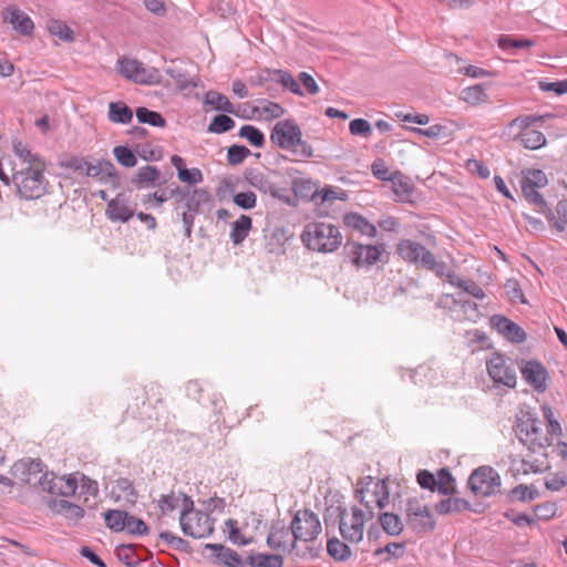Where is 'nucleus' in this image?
Listing matches in <instances>:
<instances>
[{
    "label": "nucleus",
    "mask_w": 567,
    "mask_h": 567,
    "mask_svg": "<svg viewBox=\"0 0 567 567\" xmlns=\"http://www.w3.org/2000/svg\"><path fill=\"white\" fill-rule=\"evenodd\" d=\"M13 151L14 154L22 161L21 167L33 165L35 162H42L41 158L37 154H33L22 142H14Z\"/></svg>",
    "instance_id": "51"
},
{
    "label": "nucleus",
    "mask_w": 567,
    "mask_h": 567,
    "mask_svg": "<svg viewBox=\"0 0 567 567\" xmlns=\"http://www.w3.org/2000/svg\"><path fill=\"white\" fill-rule=\"evenodd\" d=\"M136 117L140 123H146L155 127H164L166 124L165 118L158 112L146 107H138L136 110Z\"/></svg>",
    "instance_id": "44"
},
{
    "label": "nucleus",
    "mask_w": 567,
    "mask_h": 567,
    "mask_svg": "<svg viewBox=\"0 0 567 567\" xmlns=\"http://www.w3.org/2000/svg\"><path fill=\"white\" fill-rule=\"evenodd\" d=\"M48 507L55 515H61L65 519L73 523L80 522L84 517V509L82 506L74 504L63 498H51L48 501Z\"/></svg>",
    "instance_id": "24"
},
{
    "label": "nucleus",
    "mask_w": 567,
    "mask_h": 567,
    "mask_svg": "<svg viewBox=\"0 0 567 567\" xmlns=\"http://www.w3.org/2000/svg\"><path fill=\"white\" fill-rule=\"evenodd\" d=\"M379 522L383 530L391 536H398L403 532L404 526L401 517L394 513H382L379 516Z\"/></svg>",
    "instance_id": "36"
},
{
    "label": "nucleus",
    "mask_w": 567,
    "mask_h": 567,
    "mask_svg": "<svg viewBox=\"0 0 567 567\" xmlns=\"http://www.w3.org/2000/svg\"><path fill=\"white\" fill-rule=\"evenodd\" d=\"M270 140L281 150L291 152L296 162H303L313 156L312 146L302 140L301 128L293 120H284L275 124Z\"/></svg>",
    "instance_id": "1"
},
{
    "label": "nucleus",
    "mask_w": 567,
    "mask_h": 567,
    "mask_svg": "<svg viewBox=\"0 0 567 567\" xmlns=\"http://www.w3.org/2000/svg\"><path fill=\"white\" fill-rule=\"evenodd\" d=\"M519 441L536 453L551 445V436L545 433L544 426L536 420H527L518 425Z\"/></svg>",
    "instance_id": "14"
},
{
    "label": "nucleus",
    "mask_w": 567,
    "mask_h": 567,
    "mask_svg": "<svg viewBox=\"0 0 567 567\" xmlns=\"http://www.w3.org/2000/svg\"><path fill=\"white\" fill-rule=\"evenodd\" d=\"M118 559L124 563L126 566L133 567L137 565L140 559L134 554V548L131 545L121 546L117 548Z\"/></svg>",
    "instance_id": "63"
},
{
    "label": "nucleus",
    "mask_w": 567,
    "mask_h": 567,
    "mask_svg": "<svg viewBox=\"0 0 567 567\" xmlns=\"http://www.w3.org/2000/svg\"><path fill=\"white\" fill-rule=\"evenodd\" d=\"M343 221L346 226L354 230H358L362 235H365L370 238L377 236L375 226L369 223L363 216L357 213H350L344 215Z\"/></svg>",
    "instance_id": "28"
},
{
    "label": "nucleus",
    "mask_w": 567,
    "mask_h": 567,
    "mask_svg": "<svg viewBox=\"0 0 567 567\" xmlns=\"http://www.w3.org/2000/svg\"><path fill=\"white\" fill-rule=\"evenodd\" d=\"M116 161L124 167H133L136 165V156L126 146H116L113 150Z\"/></svg>",
    "instance_id": "58"
},
{
    "label": "nucleus",
    "mask_w": 567,
    "mask_h": 567,
    "mask_svg": "<svg viewBox=\"0 0 567 567\" xmlns=\"http://www.w3.org/2000/svg\"><path fill=\"white\" fill-rule=\"evenodd\" d=\"M250 151L244 145H231L227 151V162L230 165L241 164L248 156Z\"/></svg>",
    "instance_id": "56"
},
{
    "label": "nucleus",
    "mask_w": 567,
    "mask_h": 567,
    "mask_svg": "<svg viewBox=\"0 0 567 567\" xmlns=\"http://www.w3.org/2000/svg\"><path fill=\"white\" fill-rule=\"evenodd\" d=\"M355 498L364 505L369 512V517L374 516V509H383L390 503V492L385 480H374L372 476H365L358 481Z\"/></svg>",
    "instance_id": "3"
},
{
    "label": "nucleus",
    "mask_w": 567,
    "mask_h": 567,
    "mask_svg": "<svg viewBox=\"0 0 567 567\" xmlns=\"http://www.w3.org/2000/svg\"><path fill=\"white\" fill-rule=\"evenodd\" d=\"M178 179L188 185H196L203 182V173L199 168L179 169Z\"/></svg>",
    "instance_id": "62"
},
{
    "label": "nucleus",
    "mask_w": 567,
    "mask_h": 567,
    "mask_svg": "<svg viewBox=\"0 0 567 567\" xmlns=\"http://www.w3.org/2000/svg\"><path fill=\"white\" fill-rule=\"evenodd\" d=\"M486 369L493 382L497 385L514 388L517 382L516 371L508 359L499 353H493L486 361Z\"/></svg>",
    "instance_id": "17"
},
{
    "label": "nucleus",
    "mask_w": 567,
    "mask_h": 567,
    "mask_svg": "<svg viewBox=\"0 0 567 567\" xmlns=\"http://www.w3.org/2000/svg\"><path fill=\"white\" fill-rule=\"evenodd\" d=\"M118 73L138 84H158L161 73L154 68H144L143 63L136 59L123 56L117 60Z\"/></svg>",
    "instance_id": "13"
},
{
    "label": "nucleus",
    "mask_w": 567,
    "mask_h": 567,
    "mask_svg": "<svg viewBox=\"0 0 567 567\" xmlns=\"http://www.w3.org/2000/svg\"><path fill=\"white\" fill-rule=\"evenodd\" d=\"M48 29L52 35L58 37L64 42H71L74 39V33L64 22L53 20L49 23Z\"/></svg>",
    "instance_id": "49"
},
{
    "label": "nucleus",
    "mask_w": 567,
    "mask_h": 567,
    "mask_svg": "<svg viewBox=\"0 0 567 567\" xmlns=\"http://www.w3.org/2000/svg\"><path fill=\"white\" fill-rule=\"evenodd\" d=\"M538 120L533 115L517 116L502 130V137L507 141L519 140L520 145L527 150H539L546 144V137L540 131L529 130Z\"/></svg>",
    "instance_id": "4"
},
{
    "label": "nucleus",
    "mask_w": 567,
    "mask_h": 567,
    "mask_svg": "<svg viewBox=\"0 0 567 567\" xmlns=\"http://www.w3.org/2000/svg\"><path fill=\"white\" fill-rule=\"evenodd\" d=\"M392 189L395 195L396 200H406L412 192H413V185L408 176H405L403 173L396 171L392 173L391 178Z\"/></svg>",
    "instance_id": "29"
},
{
    "label": "nucleus",
    "mask_w": 567,
    "mask_h": 567,
    "mask_svg": "<svg viewBox=\"0 0 567 567\" xmlns=\"http://www.w3.org/2000/svg\"><path fill=\"white\" fill-rule=\"evenodd\" d=\"M234 203L243 209H251L256 206L257 197L254 192H241L234 196Z\"/></svg>",
    "instance_id": "61"
},
{
    "label": "nucleus",
    "mask_w": 567,
    "mask_h": 567,
    "mask_svg": "<svg viewBox=\"0 0 567 567\" xmlns=\"http://www.w3.org/2000/svg\"><path fill=\"white\" fill-rule=\"evenodd\" d=\"M472 492L477 496H491L499 491L501 477L488 466L476 468L468 478Z\"/></svg>",
    "instance_id": "16"
},
{
    "label": "nucleus",
    "mask_w": 567,
    "mask_h": 567,
    "mask_svg": "<svg viewBox=\"0 0 567 567\" xmlns=\"http://www.w3.org/2000/svg\"><path fill=\"white\" fill-rule=\"evenodd\" d=\"M4 22H8L21 35H31L34 29V23L31 18L17 7H8L2 12Z\"/></svg>",
    "instance_id": "23"
},
{
    "label": "nucleus",
    "mask_w": 567,
    "mask_h": 567,
    "mask_svg": "<svg viewBox=\"0 0 567 567\" xmlns=\"http://www.w3.org/2000/svg\"><path fill=\"white\" fill-rule=\"evenodd\" d=\"M492 326L498 333L513 342H523L526 339L525 331L506 317L495 315L491 318Z\"/></svg>",
    "instance_id": "25"
},
{
    "label": "nucleus",
    "mask_w": 567,
    "mask_h": 567,
    "mask_svg": "<svg viewBox=\"0 0 567 567\" xmlns=\"http://www.w3.org/2000/svg\"><path fill=\"white\" fill-rule=\"evenodd\" d=\"M291 529L298 542L312 543L321 533V523L317 514L309 509H302L295 514Z\"/></svg>",
    "instance_id": "15"
},
{
    "label": "nucleus",
    "mask_w": 567,
    "mask_h": 567,
    "mask_svg": "<svg viewBox=\"0 0 567 567\" xmlns=\"http://www.w3.org/2000/svg\"><path fill=\"white\" fill-rule=\"evenodd\" d=\"M548 468V462L546 458V454L540 452L537 457L534 460H522L520 467L517 468L518 472H523L524 474L528 473H538Z\"/></svg>",
    "instance_id": "43"
},
{
    "label": "nucleus",
    "mask_w": 567,
    "mask_h": 567,
    "mask_svg": "<svg viewBox=\"0 0 567 567\" xmlns=\"http://www.w3.org/2000/svg\"><path fill=\"white\" fill-rule=\"evenodd\" d=\"M210 200L209 193L203 188H196L189 195L186 202V206L190 212H197L203 204H207Z\"/></svg>",
    "instance_id": "55"
},
{
    "label": "nucleus",
    "mask_w": 567,
    "mask_h": 567,
    "mask_svg": "<svg viewBox=\"0 0 567 567\" xmlns=\"http://www.w3.org/2000/svg\"><path fill=\"white\" fill-rule=\"evenodd\" d=\"M107 117L112 123L128 124L132 122L133 111L123 102H111Z\"/></svg>",
    "instance_id": "30"
},
{
    "label": "nucleus",
    "mask_w": 567,
    "mask_h": 567,
    "mask_svg": "<svg viewBox=\"0 0 567 567\" xmlns=\"http://www.w3.org/2000/svg\"><path fill=\"white\" fill-rule=\"evenodd\" d=\"M114 491L117 492V498H122L127 503H135L136 493L133 484L127 478H120L115 482Z\"/></svg>",
    "instance_id": "47"
},
{
    "label": "nucleus",
    "mask_w": 567,
    "mask_h": 567,
    "mask_svg": "<svg viewBox=\"0 0 567 567\" xmlns=\"http://www.w3.org/2000/svg\"><path fill=\"white\" fill-rule=\"evenodd\" d=\"M250 229L251 218L247 215H241L231 224L230 240L235 245L241 244L247 238Z\"/></svg>",
    "instance_id": "31"
},
{
    "label": "nucleus",
    "mask_w": 567,
    "mask_h": 567,
    "mask_svg": "<svg viewBox=\"0 0 567 567\" xmlns=\"http://www.w3.org/2000/svg\"><path fill=\"white\" fill-rule=\"evenodd\" d=\"M254 113L264 121H271L281 117L285 114V109L279 103L264 101L254 107Z\"/></svg>",
    "instance_id": "34"
},
{
    "label": "nucleus",
    "mask_w": 567,
    "mask_h": 567,
    "mask_svg": "<svg viewBox=\"0 0 567 567\" xmlns=\"http://www.w3.org/2000/svg\"><path fill=\"white\" fill-rule=\"evenodd\" d=\"M396 254L405 262L430 270L437 277L445 274V264L437 261L434 255L417 241L401 239L396 245Z\"/></svg>",
    "instance_id": "7"
},
{
    "label": "nucleus",
    "mask_w": 567,
    "mask_h": 567,
    "mask_svg": "<svg viewBox=\"0 0 567 567\" xmlns=\"http://www.w3.org/2000/svg\"><path fill=\"white\" fill-rule=\"evenodd\" d=\"M405 518L408 525L416 534L429 533L435 528V519L429 506L421 498H408L405 504Z\"/></svg>",
    "instance_id": "10"
},
{
    "label": "nucleus",
    "mask_w": 567,
    "mask_h": 567,
    "mask_svg": "<svg viewBox=\"0 0 567 567\" xmlns=\"http://www.w3.org/2000/svg\"><path fill=\"white\" fill-rule=\"evenodd\" d=\"M127 515V512L118 509H109L103 514L105 525L113 532H124Z\"/></svg>",
    "instance_id": "37"
},
{
    "label": "nucleus",
    "mask_w": 567,
    "mask_h": 567,
    "mask_svg": "<svg viewBox=\"0 0 567 567\" xmlns=\"http://www.w3.org/2000/svg\"><path fill=\"white\" fill-rule=\"evenodd\" d=\"M534 44L535 41L530 39H515L508 35H503L498 39V47L504 51L509 49H527Z\"/></svg>",
    "instance_id": "54"
},
{
    "label": "nucleus",
    "mask_w": 567,
    "mask_h": 567,
    "mask_svg": "<svg viewBox=\"0 0 567 567\" xmlns=\"http://www.w3.org/2000/svg\"><path fill=\"white\" fill-rule=\"evenodd\" d=\"M301 240L312 251L330 254L341 246L342 235L339 227L331 223L313 221L305 226Z\"/></svg>",
    "instance_id": "2"
},
{
    "label": "nucleus",
    "mask_w": 567,
    "mask_h": 567,
    "mask_svg": "<svg viewBox=\"0 0 567 567\" xmlns=\"http://www.w3.org/2000/svg\"><path fill=\"white\" fill-rule=\"evenodd\" d=\"M228 530V538L235 545H248L250 544V538H245L240 535V530L237 527V522L235 519H227L225 523Z\"/></svg>",
    "instance_id": "59"
},
{
    "label": "nucleus",
    "mask_w": 567,
    "mask_h": 567,
    "mask_svg": "<svg viewBox=\"0 0 567 567\" xmlns=\"http://www.w3.org/2000/svg\"><path fill=\"white\" fill-rule=\"evenodd\" d=\"M350 133L354 136L369 137L372 133L371 124L364 118H354L349 124Z\"/></svg>",
    "instance_id": "60"
},
{
    "label": "nucleus",
    "mask_w": 567,
    "mask_h": 567,
    "mask_svg": "<svg viewBox=\"0 0 567 567\" xmlns=\"http://www.w3.org/2000/svg\"><path fill=\"white\" fill-rule=\"evenodd\" d=\"M440 303L449 307L451 311L461 312L457 317L464 320L475 322L481 318L478 306L475 302L455 299L453 296L446 295L440 299Z\"/></svg>",
    "instance_id": "22"
},
{
    "label": "nucleus",
    "mask_w": 567,
    "mask_h": 567,
    "mask_svg": "<svg viewBox=\"0 0 567 567\" xmlns=\"http://www.w3.org/2000/svg\"><path fill=\"white\" fill-rule=\"evenodd\" d=\"M78 488H80L79 497H83L84 503L89 501V497H96L99 494L97 482L82 474L80 475Z\"/></svg>",
    "instance_id": "46"
},
{
    "label": "nucleus",
    "mask_w": 567,
    "mask_h": 567,
    "mask_svg": "<svg viewBox=\"0 0 567 567\" xmlns=\"http://www.w3.org/2000/svg\"><path fill=\"white\" fill-rule=\"evenodd\" d=\"M514 499L526 502L533 501L536 496V492L526 485H518L511 492Z\"/></svg>",
    "instance_id": "64"
},
{
    "label": "nucleus",
    "mask_w": 567,
    "mask_h": 567,
    "mask_svg": "<svg viewBox=\"0 0 567 567\" xmlns=\"http://www.w3.org/2000/svg\"><path fill=\"white\" fill-rule=\"evenodd\" d=\"M523 379L537 392H545L547 389L548 372L537 361H527L520 369Z\"/></svg>",
    "instance_id": "21"
},
{
    "label": "nucleus",
    "mask_w": 567,
    "mask_h": 567,
    "mask_svg": "<svg viewBox=\"0 0 567 567\" xmlns=\"http://www.w3.org/2000/svg\"><path fill=\"white\" fill-rule=\"evenodd\" d=\"M235 127V121L226 114L216 115L208 125L207 131L214 134H223Z\"/></svg>",
    "instance_id": "45"
},
{
    "label": "nucleus",
    "mask_w": 567,
    "mask_h": 567,
    "mask_svg": "<svg viewBox=\"0 0 567 567\" xmlns=\"http://www.w3.org/2000/svg\"><path fill=\"white\" fill-rule=\"evenodd\" d=\"M435 489L442 494H450L454 489V480L446 468H441L435 476Z\"/></svg>",
    "instance_id": "48"
},
{
    "label": "nucleus",
    "mask_w": 567,
    "mask_h": 567,
    "mask_svg": "<svg viewBox=\"0 0 567 567\" xmlns=\"http://www.w3.org/2000/svg\"><path fill=\"white\" fill-rule=\"evenodd\" d=\"M124 532L133 536H143L148 533V526L142 519L128 514Z\"/></svg>",
    "instance_id": "57"
},
{
    "label": "nucleus",
    "mask_w": 567,
    "mask_h": 567,
    "mask_svg": "<svg viewBox=\"0 0 567 567\" xmlns=\"http://www.w3.org/2000/svg\"><path fill=\"white\" fill-rule=\"evenodd\" d=\"M339 517V530L342 538L352 544L360 543L363 539L365 529L367 518L364 512L353 506L350 509L343 508Z\"/></svg>",
    "instance_id": "11"
},
{
    "label": "nucleus",
    "mask_w": 567,
    "mask_h": 567,
    "mask_svg": "<svg viewBox=\"0 0 567 567\" xmlns=\"http://www.w3.org/2000/svg\"><path fill=\"white\" fill-rule=\"evenodd\" d=\"M266 543L275 551L288 554L295 551L298 557L313 558L318 555V548L315 546L307 545L303 549L298 548V540L291 525L286 526L281 520L272 523Z\"/></svg>",
    "instance_id": "5"
},
{
    "label": "nucleus",
    "mask_w": 567,
    "mask_h": 567,
    "mask_svg": "<svg viewBox=\"0 0 567 567\" xmlns=\"http://www.w3.org/2000/svg\"><path fill=\"white\" fill-rule=\"evenodd\" d=\"M205 105H210L214 110L225 112V113H235L234 105L229 101V99L216 91H208L205 94L204 99Z\"/></svg>",
    "instance_id": "32"
},
{
    "label": "nucleus",
    "mask_w": 567,
    "mask_h": 567,
    "mask_svg": "<svg viewBox=\"0 0 567 567\" xmlns=\"http://www.w3.org/2000/svg\"><path fill=\"white\" fill-rule=\"evenodd\" d=\"M344 252L353 266L368 268L380 261L385 252V246L383 244L363 245L357 241H348L344 245Z\"/></svg>",
    "instance_id": "12"
},
{
    "label": "nucleus",
    "mask_w": 567,
    "mask_h": 567,
    "mask_svg": "<svg viewBox=\"0 0 567 567\" xmlns=\"http://www.w3.org/2000/svg\"><path fill=\"white\" fill-rule=\"evenodd\" d=\"M185 494L176 495L174 493L162 495L157 502L158 508L163 514L173 512L175 508L182 506V498Z\"/></svg>",
    "instance_id": "50"
},
{
    "label": "nucleus",
    "mask_w": 567,
    "mask_h": 567,
    "mask_svg": "<svg viewBox=\"0 0 567 567\" xmlns=\"http://www.w3.org/2000/svg\"><path fill=\"white\" fill-rule=\"evenodd\" d=\"M83 166H85V174L90 177L103 178L104 176H112L114 172V165L109 161H102L96 164L84 162Z\"/></svg>",
    "instance_id": "41"
},
{
    "label": "nucleus",
    "mask_w": 567,
    "mask_h": 567,
    "mask_svg": "<svg viewBox=\"0 0 567 567\" xmlns=\"http://www.w3.org/2000/svg\"><path fill=\"white\" fill-rule=\"evenodd\" d=\"M549 221L553 223V226L559 230L563 231L567 229V199L559 200L555 214L550 210V215H545Z\"/></svg>",
    "instance_id": "39"
},
{
    "label": "nucleus",
    "mask_w": 567,
    "mask_h": 567,
    "mask_svg": "<svg viewBox=\"0 0 567 567\" xmlns=\"http://www.w3.org/2000/svg\"><path fill=\"white\" fill-rule=\"evenodd\" d=\"M461 99L467 104L478 105L487 101V94L483 85L476 84L462 90Z\"/></svg>",
    "instance_id": "38"
},
{
    "label": "nucleus",
    "mask_w": 567,
    "mask_h": 567,
    "mask_svg": "<svg viewBox=\"0 0 567 567\" xmlns=\"http://www.w3.org/2000/svg\"><path fill=\"white\" fill-rule=\"evenodd\" d=\"M238 135L241 138H246L250 145L261 148L265 145V135L264 133L254 125H244L240 127Z\"/></svg>",
    "instance_id": "40"
},
{
    "label": "nucleus",
    "mask_w": 567,
    "mask_h": 567,
    "mask_svg": "<svg viewBox=\"0 0 567 567\" xmlns=\"http://www.w3.org/2000/svg\"><path fill=\"white\" fill-rule=\"evenodd\" d=\"M159 178V171L151 165L141 167L137 173L136 183L140 187L154 184Z\"/></svg>",
    "instance_id": "53"
},
{
    "label": "nucleus",
    "mask_w": 567,
    "mask_h": 567,
    "mask_svg": "<svg viewBox=\"0 0 567 567\" xmlns=\"http://www.w3.org/2000/svg\"><path fill=\"white\" fill-rule=\"evenodd\" d=\"M12 474L29 485H40L43 473V464L40 460L24 458L16 462Z\"/></svg>",
    "instance_id": "20"
},
{
    "label": "nucleus",
    "mask_w": 567,
    "mask_h": 567,
    "mask_svg": "<svg viewBox=\"0 0 567 567\" xmlns=\"http://www.w3.org/2000/svg\"><path fill=\"white\" fill-rule=\"evenodd\" d=\"M165 72L174 79L177 87L182 91L196 87L199 83V79L197 76H190L184 70L178 68H167Z\"/></svg>",
    "instance_id": "33"
},
{
    "label": "nucleus",
    "mask_w": 567,
    "mask_h": 567,
    "mask_svg": "<svg viewBox=\"0 0 567 567\" xmlns=\"http://www.w3.org/2000/svg\"><path fill=\"white\" fill-rule=\"evenodd\" d=\"M40 487L51 495L62 497L73 496L79 487L78 474L56 476L53 473H45L42 475Z\"/></svg>",
    "instance_id": "18"
},
{
    "label": "nucleus",
    "mask_w": 567,
    "mask_h": 567,
    "mask_svg": "<svg viewBox=\"0 0 567 567\" xmlns=\"http://www.w3.org/2000/svg\"><path fill=\"white\" fill-rule=\"evenodd\" d=\"M246 181L250 186L258 189L264 194H269L271 197L280 199L285 203H290V195L287 188H282L272 183L269 175L251 169L245 175Z\"/></svg>",
    "instance_id": "19"
},
{
    "label": "nucleus",
    "mask_w": 567,
    "mask_h": 567,
    "mask_svg": "<svg viewBox=\"0 0 567 567\" xmlns=\"http://www.w3.org/2000/svg\"><path fill=\"white\" fill-rule=\"evenodd\" d=\"M247 563L251 567H282L284 558L274 554H250Z\"/></svg>",
    "instance_id": "35"
},
{
    "label": "nucleus",
    "mask_w": 567,
    "mask_h": 567,
    "mask_svg": "<svg viewBox=\"0 0 567 567\" xmlns=\"http://www.w3.org/2000/svg\"><path fill=\"white\" fill-rule=\"evenodd\" d=\"M182 513L179 524L183 533L192 538H206L214 532V520L205 512L194 508L189 496L182 498Z\"/></svg>",
    "instance_id": "6"
},
{
    "label": "nucleus",
    "mask_w": 567,
    "mask_h": 567,
    "mask_svg": "<svg viewBox=\"0 0 567 567\" xmlns=\"http://www.w3.org/2000/svg\"><path fill=\"white\" fill-rule=\"evenodd\" d=\"M548 179L546 174L540 169H526L523 171L520 179V188L525 199L535 206V210L543 215H550V208L546 200L538 192L540 188L546 187Z\"/></svg>",
    "instance_id": "9"
},
{
    "label": "nucleus",
    "mask_w": 567,
    "mask_h": 567,
    "mask_svg": "<svg viewBox=\"0 0 567 567\" xmlns=\"http://www.w3.org/2000/svg\"><path fill=\"white\" fill-rule=\"evenodd\" d=\"M105 214L112 221L126 223L134 213L130 207L126 197L123 194H118L107 203Z\"/></svg>",
    "instance_id": "26"
},
{
    "label": "nucleus",
    "mask_w": 567,
    "mask_h": 567,
    "mask_svg": "<svg viewBox=\"0 0 567 567\" xmlns=\"http://www.w3.org/2000/svg\"><path fill=\"white\" fill-rule=\"evenodd\" d=\"M327 551L332 558L339 561H344L351 556L349 546L338 538L328 540Z\"/></svg>",
    "instance_id": "42"
},
{
    "label": "nucleus",
    "mask_w": 567,
    "mask_h": 567,
    "mask_svg": "<svg viewBox=\"0 0 567 567\" xmlns=\"http://www.w3.org/2000/svg\"><path fill=\"white\" fill-rule=\"evenodd\" d=\"M44 163L22 166L13 174V182L21 197L25 199L40 198L47 192L48 182L44 177Z\"/></svg>",
    "instance_id": "8"
},
{
    "label": "nucleus",
    "mask_w": 567,
    "mask_h": 567,
    "mask_svg": "<svg viewBox=\"0 0 567 567\" xmlns=\"http://www.w3.org/2000/svg\"><path fill=\"white\" fill-rule=\"evenodd\" d=\"M207 549L215 553L216 558L228 567H244L240 556L234 549L221 544H206Z\"/></svg>",
    "instance_id": "27"
},
{
    "label": "nucleus",
    "mask_w": 567,
    "mask_h": 567,
    "mask_svg": "<svg viewBox=\"0 0 567 567\" xmlns=\"http://www.w3.org/2000/svg\"><path fill=\"white\" fill-rule=\"evenodd\" d=\"M275 74L277 76V81L291 93L302 96L303 92L300 89L296 79L285 70H276Z\"/></svg>",
    "instance_id": "52"
}]
</instances>
